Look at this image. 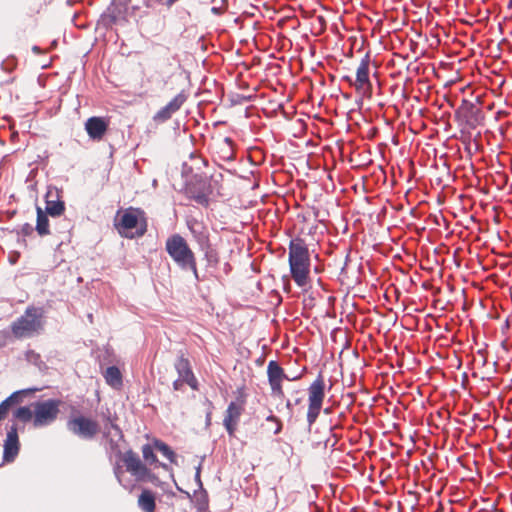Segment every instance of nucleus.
Here are the masks:
<instances>
[{
	"label": "nucleus",
	"mask_w": 512,
	"mask_h": 512,
	"mask_svg": "<svg viewBox=\"0 0 512 512\" xmlns=\"http://www.w3.org/2000/svg\"><path fill=\"white\" fill-rule=\"evenodd\" d=\"M88 319L92 320V314L88 315Z\"/></svg>",
	"instance_id": "864d4df0"
},
{
	"label": "nucleus",
	"mask_w": 512,
	"mask_h": 512,
	"mask_svg": "<svg viewBox=\"0 0 512 512\" xmlns=\"http://www.w3.org/2000/svg\"><path fill=\"white\" fill-rule=\"evenodd\" d=\"M18 420H11L6 424V438L3 443V463H12L20 452V440L18 435Z\"/></svg>",
	"instance_id": "1a4fd4ad"
},
{
	"label": "nucleus",
	"mask_w": 512,
	"mask_h": 512,
	"mask_svg": "<svg viewBox=\"0 0 512 512\" xmlns=\"http://www.w3.org/2000/svg\"><path fill=\"white\" fill-rule=\"evenodd\" d=\"M224 143L228 146V148L230 150V155L228 156V158L233 159V152H232V148H233V144H234L233 140L230 137H225Z\"/></svg>",
	"instance_id": "e433bc0d"
},
{
	"label": "nucleus",
	"mask_w": 512,
	"mask_h": 512,
	"mask_svg": "<svg viewBox=\"0 0 512 512\" xmlns=\"http://www.w3.org/2000/svg\"><path fill=\"white\" fill-rule=\"evenodd\" d=\"M174 368L178 374V377L182 378L185 383L193 390L199 389L198 380L192 370V366L190 364L189 359L185 356L183 352H179L176 361L174 363Z\"/></svg>",
	"instance_id": "4468645a"
},
{
	"label": "nucleus",
	"mask_w": 512,
	"mask_h": 512,
	"mask_svg": "<svg viewBox=\"0 0 512 512\" xmlns=\"http://www.w3.org/2000/svg\"><path fill=\"white\" fill-rule=\"evenodd\" d=\"M178 491L184 493L188 498H191V495L189 494V492L187 491H184L182 488H180L178 485H176Z\"/></svg>",
	"instance_id": "c03bdc74"
},
{
	"label": "nucleus",
	"mask_w": 512,
	"mask_h": 512,
	"mask_svg": "<svg viewBox=\"0 0 512 512\" xmlns=\"http://www.w3.org/2000/svg\"><path fill=\"white\" fill-rule=\"evenodd\" d=\"M200 228H201L200 230H197L196 228L190 227V230H191L192 234L194 235L196 242L199 245L200 250L202 251L212 245L210 243L208 232L205 231V229L203 227H200Z\"/></svg>",
	"instance_id": "b1692460"
},
{
	"label": "nucleus",
	"mask_w": 512,
	"mask_h": 512,
	"mask_svg": "<svg viewBox=\"0 0 512 512\" xmlns=\"http://www.w3.org/2000/svg\"><path fill=\"white\" fill-rule=\"evenodd\" d=\"M211 423V412L206 414V425H210Z\"/></svg>",
	"instance_id": "37998d69"
},
{
	"label": "nucleus",
	"mask_w": 512,
	"mask_h": 512,
	"mask_svg": "<svg viewBox=\"0 0 512 512\" xmlns=\"http://www.w3.org/2000/svg\"><path fill=\"white\" fill-rule=\"evenodd\" d=\"M195 506L198 512H207L209 501L205 490H203L201 495L197 497Z\"/></svg>",
	"instance_id": "c756f323"
},
{
	"label": "nucleus",
	"mask_w": 512,
	"mask_h": 512,
	"mask_svg": "<svg viewBox=\"0 0 512 512\" xmlns=\"http://www.w3.org/2000/svg\"><path fill=\"white\" fill-rule=\"evenodd\" d=\"M292 407H293V403H292L290 400H287V402H286V408H287L288 410H292Z\"/></svg>",
	"instance_id": "a18cd8bd"
},
{
	"label": "nucleus",
	"mask_w": 512,
	"mask_h": 512,
	"mask_svg": "<svg viewBox=\"0 0 512 512\" xmlns=\"http://www.w3.org/2000/svg\"><path fill=\"white\" fill-rule=\"evenodd\" d=\"M200 471H201V467L198 466L196 469L195 481L198 483L199 487L202 489V481L200 478Z\"/></svg>",
	"instance_id": "58836bf2"
},
{
	"label": "nucleus",
	"mask_w": 512,
	"mask_h": 512,
	"mask_svg": "<svg viewBox=\"0 0 512 512\" xmlns=\"http://www.w3.org/2000/svg\"><path fill=\"white\" fill-rule=\"evenodd\" d=\"M114 474H115L116 478L118 479L119 483L122 485L121 475L123 474V472L121 471V469L119 467L115 468ZM123 486L126 488V486L124 484H123Z\"/></svg>",
	"instance_id": "ea45409f"
},
{
	"label": "nucleus",
	"mask_w": 512,
	"mask_h": 512,
	"mask_svg": "<svg viewBox=\"0 0 512 512\" xmlns=\"http://www.w3.org/2000/svg\"><path fill=\"white\" fill-rule=\"evenodd\" d=\"M369 65L370 56L366 54L360 61V64L356 71V79L354 81V87L358 93L363 95L370 94L372 84L369 78Z\"/></svg>",
	"instance_id": "dca6fc26"
},
{
	"label": "nucleus",
	"mask_w": 512,
	"mask_h": 512,
	"mask_svg": "<svg viewBox=\"0 0 512 512\" xmlns=\"http://www.w3.org/2000/svg\"><path fill=\"white\" fill-rule=\"evenodd\" d=\"M10 261H11L12 264H14L16 262V258L12 257V259Z\"/></svg>",
	"instance_id": "603ef678"
},
{
	"label": "nucleus",
	"mask_w": 512,
	"mask_h": 512,
	"mask_svg": "<svg viewBox=\"0 0 512 512\" xmlns=\"http://www.w3.org/2000/svg\"><path fill=\"white\" fill-rule=\"evenodd\" d=\"M288 263L290 274L298 287H306L309 283L310 254L305 241L297 237L289 243Z\"/></svg>",
	"instance_id": "f03ea898"
},
{
	"label": "nucleus",
	"mask_w": 512,
	"mask_h": 512,
	"mask_svg": "<svg viewBox=\"0 0 512 512\" xmlns=\"http://www.w3.org/2000/svg\"><path fill=\"white\" fill-rule=\"evenodd\" d=\"M139 507L145 512H154L155 497L149 490H143L138 499Z\"/></svg>",
	"instance_id": "4be33fe9"
},
{
	"label": "nucleus",
	"mask_w": 512,
	"mask_h": 512,
	"mask_svg": "<svg viewBox=\"0 0 512 512\" xmlns=\"http://www.w3.org/2000/svg\"><path fill=\"white\" fill-rule=\"evenodd\" d=\"M210 182L207 178L196 177V182L187 187L189 198L197 204L207 207L209 205Z\"/></svg>",
	"instance_id": "2eb2a0df"
},
{
	"label": "nucleus",
	"mask_w": 512,
	"mask_h": 512,
	"mask_svg": "<svg viewBox=\"0 0 512 512\" xmlns=\"http://www.w3.org/2000/svg\"><path fill=\"white\" fill-rule=\"evenodd\" d=\"M324 413H325V414H329V413H331V409H330V408H325V409H324Z\"/></svg>",
	"instance_id": "09e8293b"
},
{
	"label": "nucleus",
	"mask_w": 512,
	"mask_h": 512,
	"mask_svg": "<svg viewBox=\"0 0 512 512\" xmlns=\"http://www.w3.org/2000/svg\"><path fill=\"white\" fill-rule=\"evenodd\" d=\"M184 384H186V383H185V381H184L182 378L178 377V378L173 382L172 386H173V389H174L175 391H180V390H182V388H183V385H184Z\"/></svg>",
	"instance_id": "c9c22d12"
},
{
	"label": "nucleus",
	"mask_w": 512,
	"mask_h": 512,
	"mask_svg": "<svg viewBox=\"0 0 512 512\" xmlns=\"http://www.w3.org/2000/svg\"><path fill=\"white\" fill-rule=\"evenodd\" d=\"M153 446L157 449L165 458H167L171 463L176 462V454L175 452L163 441L154 440Z\"/></svg>",
	"instance_id": "393cba45"
},
{
	"label": "nucleus",
	"mask_w": 512,
	"mask_h": 512,
	"mask_svg": "<svg viewBox=\"0 0 512 512\" xmlns=\"http://www.w3.org/2000/svg\"><path fill=\"white\" fill-rule=\"evenodd\" d=\"M207 267L216 268L219 264V254L212 246L202 250Z\"/></svg>",
	"instance_id": "cd10ccee"
},
{
	"label": "nucleus",
	"mask_w": 512,
	"mask_h": 512,
	"mask_svg": "<svg viewBox=\"0 0 512 512\" xmlns=\"http://www.w3.org/2000/svg\"><path fill=\"white\" fill-rule=\"evenodd\" d=\"M308 410L306 420L308 427L311 428L317 421L323 407L326 396V383L323 374L320 372L315 380L307 388Z\"/></svg>",
	"instance_id": "39448f33"
},
{
	"label": "nucleus",
	"mask_w": 512,
	"mask_h": 512,
	"mask_svg": "<svg viewBox=\"0 0 512 512\" xmlns=\"http://www.w3.org/2000/svg\"><path fill=\"white\" fill-rule=\"evenodd\" d=\"M300 403H301V398H297V399H295V401H294V404H293V405H298V404H300Z\"/></svg>",
	"instance_id": "de8ad7c7"
},
{
	"label": "nucleus",
	"mask_w": 512,
	"mask_h": 512,
	"mask_svg": "<svg viewBox=\"0 0 512 512\" xmlns=\"http://www.w3.org/2000/svg\"><path fill=\"white\" fill-rule=\"evenodd\" d=\"M139 209L128 208L122 214L120 220L115 223L118 233L125 238L133 239L143 236L147 231L146 221H139Z\"/></svg>",
	"instance_id": "423d86ee"
},
{
	"label": "nucleus",
	"mask_w": 512,
	"mask_h": 512,
	"mask_svg": "<svg viewBox=\"0 0 512 512\" xmlns=\"http://www.w3.org/2000/svg\"><path fill=\"white\" fill-rule=\"evenodd\" d=\"M177 1H178V0H167L166 5H167L168 7H170V6H172V5H173L175 2H177Z\"/></svg>",
	"instance_id": "49530a36"
},
{
	"label": "nucleus",
	"mask_w": 512,
	"mask_h": 512,
	"mask_svg": "<svg viewBox=\"0 0 512 512\" xmlns=\"http://www.w3.org/2000/svg\"><path fill=\"white\" fill-rule=\"evenodd\" d=\"M26 360L34 365L40 366L42 364L41 355L34 350H28L25 354Z\"/></svg>",
	"instance_id": "2f4dec72"
},
{
	"label": "nucleus",
	"mask_w": 512,
	"mask_h": 512,
	"mask_svg": "<svg viewBox=\"0 0 512 512\" xmlns=\"http://www.w3.org/2000/svg\"><path fill=\"white\" fill-rule=\"evenodd\" d=\"M107 128V122L101 117H90L85 123L87 134L92 139H101Z\"/></svg>",
	"instance_id": "aec40b11"
},
{
	"label": "nucleus",
	"mask_w": 512,
	"mask_h": 512,
	"mask_svg": "<svg viewBox=\"0 0 512 512\" xmlns=\"http://www.w3.org/2000/svg\"><path fill=\"white\" fill-rule=\"evenodd\" d=\"M66 426L72 434L86 440L93 439L99 431L97 422L83 415L69 417Z\"/></svg>",
	"instance_id": "9d476101"
},
{
	"label": "nucleus",
	"mask_w": 512,
	"mask_h": 512,
	"mask_svg": "<svg viewBox=\"0 0 512 512\" xmlns=\"http://www.w3.org/2000/svg\"><path fill=\"white\" fill-rule=\"evenodd\" d=\"M106 383L114 389H119L123 385L121 371L117 366H109L103 374Z\"/></svg>",
	"instance_id": "412c9836"
},
{
	"label": "nucleus",
	"mask_w": 512,
	"mask_h": 512,
	"mask_svg": "<svg viewBox=\"0 0 512 512\" xmlns=\"http://www.w3.org/2000/svg\"><path fill=\"white\" fill-rule=\"evenodd\" d=\"M12 331L11 330H0V348L8 346L12 342Z\"/></svg>",
	"instance_id": "7c9ffc66"
},
{
	"label": "nucleus",
	"mask_w": 512,
	"mask_h": 512,
	"mask_svg": "<svg viewBox=\"0 0 512 512\" xmlns=\"http://www.w3.org/2000/svg\"><path fill=\"white\" fill-rule=\"evenodd\" d=\"M267 376L269 383L282 382V380L296 381L301 378V374L290 377L285 374L283 368L275 360L269 361L267 365Z\"/></svg>",
	"instance_id": "6ab92c4d"
},
{
	"label": "nucleus",
	"mask_w": 512,
	"mask_h": 512,
	"mask_svg": "<svg viewBox=\"0 0 512 512\" xmlns=\"http://www.w3.org/2000/svg\"><path fill=\"white\" fill-rule=\"evenodd\" d=\"M187 95L184 91L178 93L173 99H171L165 106L156 112L153 116L155 122H166L169 120L174 113H176L182 105L186 102Z\"/></svg>",
	"instance_id": "a211bd4d"
},
{
	"label": "nucleus",
	"mask_w": 512,
	"mask_h": 512,
	"mask_svg": "<svg viewBox=\"0 0 512 512\" xmlns=\"http://www.w3.org/2000/svg\"><path fill=\"white\" fill-rule=\"evenodd\" d=\"M117 419V415H112L109 410L107 413H103V437L107 439L111 451L120 454L119 442L123 440L124 435L116 423Z\"/></svg>",
	"instance_id": "f8f14e48"
},
{
	"label": "nucleus",
	"mask_w": 512,
	"mask_h": 512,
	"mask_svg": "<svg viewBox=\"0 0 512 512\" xmlns=\"http://www.w3.org/2000/svg\"><path fill=\"white\" fill-rule=\"evenodd\" d=\"M142 455H143V458L144 460L152 465V464H157L158 466L160 467H163V468H167V465L164 464V463H160L157 459V456L155 455L154 451H153V446L150 445V444H145L142 446Z\"/></svg>",
	"instance_id": "a878e982"
},
{
	"label": "nucleus",
	"mask_w": 512,
	"mask_h": 512,
	"mask_svg": "<svg viewBox=\"0 0 512 512\" xmlns=\"http://www.w3.org/2000/svg\"><path fill=\"white\" fill-rule=\"evenodd\" d=\"M455 119L461 126L475 129L483 124L484 115L478 104L463 99L461 105L455 111Z\"/></svg>",
	"instance_id": "0eeeda50"
},
{
	"label": "nucleus",
	"mask_w": 512,
	"mask_h": 512,
	"mask_svg": "<svg viewBox=\"0 0 512 512\" xmlns=\"http://www.w3.org/2000/svg\"><path fill=\"white\" fill-rule=\"evenodd\" d=\"M282 431V422L279 419L278 422H275V429L273 430L274 435H278Z\"/></svg>",
	"instance_id": "4c0bfd02"
},
{
	"label": "nucleus",
	"mask_w": 512,
	"mask_h": 512,
	"mask_svg": "<svg viewBox=\"0 0 512 512\" xmlns=\"http://www.w3.org/2000/svg\"><path fill=\"white\" fill-rule=\"evenodd\" d=\"M71 228H72L71 221H70V220H68V219H63V220H62V225H61V227L58 229V232H60V233H65V232H68Z\"/></svg>",
	"instance_id": "f704fd0d"
},
{
	"label": "nucleus",
	"mask_w": 512,
	"mask_h": 512,
	"mask_svg": "<svg viewBox=\"0 0 512 512\" xmlns=\"http://www.w3.org/2000/svg\"><path fill=\"white\" fill-rule=\"evenodd\" d=\"M44 309L29 306L24 313L11 324V331L15 338H30L44 329Z\"/></svg>",
	"instance_id": "20e7f679"
},
{
	"label": "nucleus",
	"mask_w": 512,
	"mask_h": 512,
	"mask_svg": "<svg viewBox=\"0 0 512 512\" xmlns=\"http://www.w3.org/2000/svg\"><path fill=\"white\" fill-rule=\"evenodd\" d=\"M131 0H112L107 10L102 13L100 22L105 27H111L113 24L126 18L128 7Z\"/></svg>",
	"instance_id": "ddd939ff"
},
{
	"label": "nucleus",
	"mask_w": 512,
	"mask_h": 512,
	"mask_svg": "<svg viewBox=\"0 0 512 512\" xmlns=\"http://www.w3.org/2000/svg\"><path fill=\"white\" fill-rule=\"evenodd\" d=\"M12 407H13V406H11V404L8 402V400H7V399H4V400L0 403V421L6 418V416L8 415L9 410H10Z\"/></svg>",
	"instance_id": "473e14b6"
},
{
	"label": "nucleus",
	"mask_w": 512,
	"mask_h": 512,
	"mask_svg": "<svg viewBox=\"0 0 512 512\" xmlns=\"http://www.w3.org/2000/svg\"><path fill=\"white\" fill-rule=\"evenodd\" d=\"M33 231H34V228L31 224H29V223L23 224L21 226L20 230L17 231L18 243L26 245V241H25L24 237L32 235Z\"/></svg>",
	"instance_id": "c85d7f7f"
},
{
	"label": "nucleus",
	"mask_w": 512,
	"mask_h": 512,
	"mask_svg": "<svg viewBox=\"0 0 512 512\" xmlns=\"http://www.w3.org/2000/svg\"><path fill=\"white\" fill-rule=\"evenodd\" d=\"M35 229L40 236H45L50 233L48 214L43 212L40 207H37V222Z\"/></svg>",
	"instance_id": "5701e85b"
},
{
	"label": "nucleus",
	"mask_w": 512,
	"mask_h": 512,
	"mask_svg": "<svg viewBox=\"0 0 512 512\" xmlns=\"http://www.w3.org/2000/svg\"><path fill=\"white\" fill-rule=\"evenodd\" d=\"M279 418L276 417L275 415H273L272 413H270L267 417H266V421L268 422H278Z\"/></svg>",
	"instance_id": "a19ab883"
},
{
	"label": "nucleus",
	"mask_w": 512,
	"mask_h": 512,
	"mask_svg": "<svg viewBox=\"0 0 512 512\" xmlns=\"http://www.w3.org/2000/svg\"><path fill=\"white\" fill-rule=\"evenodd\" d=\"M10 261H11L12 264H14L16 262V258L12 257V259Z\"/></svg>",
	"instance_id": "3c124183"
},
{
	"label": "nucleus",
	"mask_w": 512,
	"mask_h": 512,
	"mask_svg": "<svg viewBox=\"0 0 512 512\" xmlns=\"http://www.w3.org/2000/svg\"><path fill=\"white\" fill-rule=\"evenodd\" d=\"M342 80H343V81H346V82H348L350 85L354 86V81H353V79H352L350 76H344V77L342 78Z\"/></svg>",
	"instance_id": "79ce46f5"
},
{
	"label": "nucleus",
	"mask_w": 512,
	"mask_h": 512,
	"mask_svg": "<svg viewBox=\"0 0 512 512\" xmlns=\"http://www.w3.org/2000/svg\"><path fill=\"white\" fill-rule=\"evenodd\" d=\"M243 390V388L238 389L239 397L237 398V401H231L225 411L223 426L229 436H234L240 422V417L244 411L246 400L243 395Z\"/></svg>",
	"instance_id": "9b49d317"
},
{
	"label": "nucleus",
	"mask_w": 512,
	"mask_h": 512,
	"mask_svg": "<svg viewBox=\"0 0 512 512\" xmlns=\"http://www.w3.org/2000/svg\"><path fill=\"white\" fill-rule=\"evenodd\" d=\"M33 51H34V52H39V51H40V48H39L38 46H34V47H33Z\"/></svg>",
	"instance_id": "8fccbe9b"
},
{
	"label": "nucleus",
	"mask_w": 512,
	"mask_h": 512,
	"mask_svg": "<svg viewBox=\"0 0 512 512\" xmlns=\"http://www.w3.org/2000/svg\"><path fill=\"white\" fill-rule=\"evenodd\" d=\"M165 250L182 271H191L194 279L197 282L200 281L194 252L184 237L180 234L169 236L165 243Z\"/></svg>",
	"instance_id": "7ed1b4c3"
},
{
	"label": "nucleus",
	"mask_w": 512,
	"mask_h": 512,
	"mask_svg": "<svg viewBox=\"0 0 512 512\" xmlns=\"http://www.w3.org/2000/svg\"><path fill=\"white\" fill-rule=\"evenodd\" d=\"M37 388H28V389H22L17 390L13 392L11 395H9L6 399L11 404V406H15L20 404L23 401V398L32 394L33 392L37 391Z\"/></svg>",
	"instance_id": "bb28decb"
},
{
	"label": "nucleus",
	"mask_w": 512,
	"mask_h": 512,
	"mask_svg": "<svg viewBox=\"0 0 512 512\" xmlns=\"http://www.w3.org/2000/svg\"><path fill=\"white\" fill-rule=\"evenodd\" d=\"M60 190L56 187L49 186L45 194V210L51 217H59L65 211V203L61 200Z\"/></svg>",
	"instance_id": "f3484780"
},
{
	"label": "nucleus",
	"mask_w": 512,
	"mask_h": 512,
	"mask_svg": "<svg viewBox=\"0 0 512 512\" xmlns=\"http://www.w3.org/2000/svg\"><path fill=\"white\" fill-rule=\"evenodd\" d=\"M269 385L271 387V391L274 396H277L280 398L284 396V391L282 389L281 382L269 383Z\"/></svg>",
	"instance_id": "72a5a7b5"
},
{
	"label": "nucleus",
	"mask_w": 512,
	"mask_h": 512,
	"mask_svg": "<svg viewBox=\"0 0 512 512\" xmlns=\"http://www.w3.org/2000/svg\"><path fill=\"white\" fill-rule=\"evenodd\" d=\"M61 401L59 399H47L29 406H19L13 411L14 420L21 423L32 421L34 428H42L51 425L57 419L60 412Z\"/></svg>",
	"instance_id": "f257e3e1"
},
{
	"label": "nucleus",
	"mask_w": 512,
	"mask_h": 512,
	"mask_svg": "<svg viewBox=\"0 0 512 512\" xmlns=\"http://www.w3.org/2000/svg\"><path fill=\"white\" fill-rule=\"evenodd\" d=\"M122 460L127 471L130 472L138 482L155 483L158 480L157 476L142 463L139 456L132 450L126 451L122 456Z\"/></svg>",
	"instance_id": "6e6552de"
}]
</instances>
